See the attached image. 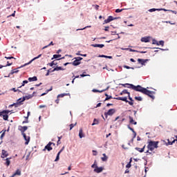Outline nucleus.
<instances>
[{
	"instance_id": "1",
	"label": "nucleus",
	"mask_w": 177,
	"mask_h": 177,
	"mask_svg": "<svg viewBox=\"0 0 177 177\" xmlns=\"http://www.w3.org/2000/svg\"><path fill=\"white\" fill-rule=\"evenodd\" d=\"M124 88H129L130 89H133V91H136V92H140L141 93H143L144 95H147V96H149L151 97V99L154 100V92L147 90V88L142 87L140 85L135 86L131 84H122Z\"/></svg>"
},
{
	"instance_id": "2",
	"label": "nucleus",
	"mask_w": 177,
	"mask_h": 177,
	"mask_svg": "<svg viewBox=\"0 0 177 177\" xmlns=\"http://www.w3.org/2000/svg\"><path fill=\"white\" fill-rule=\"evenodd\" d=\"M147 143H148V145H147L148 151H147V153H149V154H151V152H149V151H153L154 149H158V143H160V142L148 140Z\"/></svg>"
},
{
	"instance_id": "3",
	"label": "nucleus",
	"mask_w": 177,
	"mask_h": 177,
	"mask_svg": "<svg viewBox=\"0 0 177 177\" xmlns=\"http://www.w3.org/2000/svg\"><path fill=\"white\" fill-rule=\"evenodd\" d=\"M10 113V111L9 110H4L3 111H1L0 113V117L2 116L3 119L5 121H8V118H9V115H8Z\"/></svg>"
},
{
	"instance_id": "4",
	"label": "nucleus",
	"mask_w": 177,
	"mask_h": 177,
	"mask_svg": "<svg viewBox=\"0 0 177 177\" xmlns=\"http://www.w3.org/2000/svg\"><path fill=\"white\" fill-rule=\"evenodd\" d=\"M51 151V150H53V148L52 147V142H49L46 146H45L44 149H43V151Z\"/></svg>"
},
{
	"instance_id": "5",
	"label": "nucleus",
	"mask_w": 177,
	"mask_h": 177,
	"mask_svg": "<svg viewBox=\"0 0 177 177\" xmlns=\"http://www.w3.org/2000/svg\"><path fill=\"white\" fill-rule=\"evenodd\" d=\"M41 56H42L41 54L39 55L37 57H35V58H33L32 60H30L28 63H26L22 66H21L19 67V68H22V67H26V66H28V64H31V63H32V62H34V60H37V59H39V57H41Z\"/></svg>"
},
{
	"instance_id": "6",
	"label": "nucleus",
	"mask_w": 177,
	"mask_h": 177,
	"mask_svg": "<svg viewBox=\"0 0 177 177\" xmlns=\"http://www.w3.org/2000/svg\"><path fill=\"white\" fill-rule=\"evenodd\" d=\"M115 113V109H111L107 112L104 113L105 118H107L108 115H113Z\"/></svg>"
},
{
	"instance_id": "7",
	"label": "nucleus",
	"mask_w": 177,
	"mask_h": 177,
	"mask_svg": "<svg viewBox=\"0 0 177 177\" xmlns=\"http://www.w3.org/2000/svg\"><path fill=\"white\" fill-rule=\"evenodd\" d=\"M113 20H117L116 17H113V16L108 17V19L104 20L105 24H107L108 23H110V21H113Z\"/></svg>"
},
{
	"instance_id": "8",
	"label": "nucleus",
	"mask_w": 177,
	"mask_h": 177,
	"mask_svg": "<svg viewBox=\"0 0 177 177\" xmlns=\"http://www.w3.org/2000/svg\"><path fill=\"white\" fill-rule=\"evenodd\" d=\"M22 136L24 137V139L26 140L25 145H28V143H30V136H27L26 135V133H23Z\"/></svg>"
},
{
	"instance_id": "9",
	"label": "nucleus",
	"mask_w": 177,
	"mask_h": 177,
	"mask_svg": "<svg viewBox=\"0 0 177 177\" xmlns=\"http://www.w3.org/2000/svg\"><path fill=\"white\" fill-rule=\"evenodd\" d=\"M93 171L96 174H100V172H103V167H99L96 166Z\"/></svg>"
},
{
	"instance_id": "10",
	"label": "nucleus",
	"mask_w": 177,
	"mask_h": 177,
	"mask_svg": "<svg viewBox=\"0 0 177 177\" xmlns=\"http://www.w3.org/2000/svg\"><path fill=\"white\" fill-rule=\"evenodd\" d=\"M8 156H9V153H8L7 151H5V149H3L1 151V158H6V157H8Z\"/></svg>"
},
{
	"instance_id": "11",
	"label": "nucleus",
	"mask_w": 177,
	"mask_h": 177,
	"mask_svg": "<svg viewBox=\"0 0 177 177\" xmlns=\"http://www.w3.org/2000/svg\"><path fill=\"white\" fill-rule=\"evenodd\" d=\"M115 99H116V100H122V102H125L126 103H128V97H118Z\"/></svg>"
},
{
	"instance_id": "12",
	"label": "nucleus",
	"mask_w": 177,
	"mask_h": 177,
	"mask_svg": "<svg viewBox=\"0 0 177 177\" xmlns=\"http://www.w3.org/2000/svg\"><path fill=\"white\" fill-rule=\"evenodd\" d=\"M140 41L141 42H145V43L150 42V37H142Z\"/></svg>"
},
{
	"instance_id": "13",
	"label": "nucleus",
	"mask_w": 177,
	"mask_h": 177,
	"mask_svg": "<svg viewBox=\"0 0 177 177\" xmlns=\"http://www.w3.org/2000/svg\"><path fill=\"white\" fill-rule=\"evenodd\" d=\"M19 131H21L22 135L23 133H25L24 132H26V131H27V129H28V127L27 126H24V127H19Z\"/></svg>"
},
{
	"instance_id": "14",
	"label": "nucleus",
	"mask_w": 177,
	"mask_h": 177,
	"mask_svg": "<svg viewBox=\"0 0 177 177\" xmlns=\"http://www.w3.org/2000/svg\"><path fill=\"white\" fill-rule=\"evenodd\" d=\"M62 55H54L53 58H51V60H53V59H57V60H60L61 59H64V57H62Z\"/></svg>"
},
{
	"instance_id": "15",
	"label": "nucleus",
	"mask_w": 177,
	"mask_h": 177,
	"mask_svg": "<svg viewBox=\"0 0 177 177\" xmlns=\"http://www.w3.org/2000/svg\"><path fill=\"white\" fill-rule=\"evenodd\" d=\"M138 63H140V64H142V66H145V64H146V62H147V59H142L138 58Z\"/></svg>"
},
{
	"instance_id": "16",
	"label": "nucleus",
	"mask_w": 177,
	"mask_h": 177,
	"mask_svg": "<svg viewBox=\"0 0 177 177\" xmlns=\"http://www.w3.org/2000/svg\"><path fill=\"white\" fill-rule=\"evenodd\" d=\"M127 127L129 128V129L130 131H132V132H133V137L132 138V140H133V139H135V138H136V131H135V130L133 129H132V127H130L129 125H128Z\"/></svg>"
},
{
	"instance_id": "17",
	"label": "nucleus",
	"mask_w": 177,
	"mask_h": 177,
	"mask_svg": "<svg viewBox=\"0 0 177 177\" xmlns=\"http://www.w3.org/2000/svg\"><path fill=\"white\" fill-rule=\"evenodd\" d=\"M129 122L133 125H136L138 124L137 122H135V120H133V118H132V116H129Z\"/></svg>"
},
{
	"instance_id": "18",
	"label": "nucleus",
	"mask_w": 177,
	"mask_h": 177,
	"mask_svg": "<svg viewBox=\"0 0 177 177\" xmlns=\"http://www.w3.org/2000/svg\"><path fill=\"white\" fill-rule=\"evenodd\" d=\"M79 138H80V139H82V138H85V135H84V131L82 129H80L79 131Z\"/></svg>"
},
{
	"instance_id": "19",
	"label": "nucleus",
	"mask_w": 177,
	"mask_h": 177,
	"mask_svg": "<svg viewBox=\"0 0 177 177\" xmlns=\"http://www.w3.org/2000/svg\"><path fill=\"white\" fill-rule=\"evenodd\" d=\"M91 46H93V48H104V44H92Z\"/></svg>"
},
{
	"instance_id": "20",
	"label": "nucleus",
	"mask_w": 177,
	"mask_h": 177,
	"mask_svg": "<svg viewBox=\"0 0 177 177\" xmlns=\"http://www.w3.org/2000/svg\"><path fill=\"white\" fill-rule=\"evenodd\" d=\"M60 70H64L62 66H57L53 70L51 71V73H53L55 71H60Z\"/></svg>"
},
{
	"instance_id": "21",
	"label": "nucleus",
	"mask_w": 177,
	"mask_h": 177,
	"mask_svg": "<svg viewBox=\"0 0 177 177\" xmlns=\"http://www.w3.org/2000/svg\"><path fill=\"white\" fill-rule=\"evenodd\" d=\"M29 82H32L34 81H38V78L36 76H34L33 77H29L28 79Z\"/></svg>"
},
{
	"instance_id": "22",
	"label": "nucleus",
	"mask_w": 177,
	"mask_h": 177,
	"mask_svg": "<svg viewBox=\"0 0 177 177\" xmlns=\"http://www.w3.org/2000/svg\"><path fill=\"white\" fill-rule=\"evenodd\" d=\"M145 147H146V145H145L142 148H139V147H136V150H137V151H139L140 153H143V151H145Z\"/></svg>"
},
{
	"instance_id": "23",
	"label": "nucleus",
	"mask_w": 177,
	"mask_h": 177,
	"mask_svg": "<svg viewBox=\"0 0 177 177\" xmlns=\"http://www.w3.org/2000/svg\"><path fill=\"white\" fill-rule=\"evenodd\" d=\"M71 64H73V66H80V64H81V62H78L77 59H75V61L71 62Z\"/></svg>"
},
{
	"instance_id": "24",
	"label": "nucleus",
	"mask_w": 177,
	"mask_h": 177,
	"mask_svg": "<svg viewBox=\"0 0 177 177\" xmlns=\"http://www.w3.org/2000/svg\"><path fill=\"white\" fill-rule=\"evenodd\" d=\"M13 175H14L15 176H16L17 175L18 176H20V175H21V171L18 169H17V171L13 174Z\"/></svg>"
},
{
	"instance_id": "25",
	"label": "nucleus",
	"mask_w": 177,
	"mask_h": 177,
	"mask_svg": "<svg viewBox=\"0 0 177 177\" xmlns=\"http://www.w3.org/2000/svg\"><path fill=\"white\" fill-rule=\"evenodd\" d=\"M121 49H122V50H129V52H136V53L139 52V50H133L132 48H122Z\"/></svg>"
},
{
	"instance_id": "26",
	"label": "nucleus",
	"mask_w": 177,
	"mask_h": 177,
	"mask_svg": "<svg viewBox=\"0 0 177 177\" xmlns=\"http://www.w3.org/2000/svg\"><path fill=\"white\" fill-rule=\"evenodd\" d=\"M10 158H7L6 159V163L5 165L7 166V167H9V165H10Z\"/></svg>"
},
{
	"instance_id": "27",
	"label": "nucleus",
	"mask_w": 177,
	"mask_h": 177,
	"mask_svg": "<svg viewBox=\"0 0 177 177\" xmlns=\"http://www.w3.org/2000/svg\"><path fill=\"white\" fill-rule=\"evenodd\" d=\"M33 95H26V97H24L22 98V102H24V100H26V99L27 100H28V99H31V97H32Z\"/></svg>"
},
{
	"instance_id": "28",
	"label": "nucleus",
	"mask_w": 177,
	"mask_h": 177,
	"mask_svg": "<svg viewBox=\"0 0 177 177\" xmlns=\"http://www.w3.org/2000/svg\"><path fill=\"white\" fill-rule=\"evenodd\" d=\"M70 93H62L57 95V97H64V96H68Z\"/></svg>"
},
{
	"instance_id": "29",
	"label": "nucleus",
	"mask_w": 177,
	"mask_h": 177,
	"mask_svg": "<svg viewBox=\"0 0 177 177\" xmlns=\"http://www.w3.org/2000/svg\"><path fill=\"white\" fill-rule=\"evenodd\" d=\"M99 57H105L106 59H113L112 56H107L104 55H99Z\"/></svg>"
},
{
	"instance_id": "30",
	"label": "nucleus",
	"mask_w": 177,
	"mask_h": 177,
	"mask_svg": "<svg viewBox=\"0 0 177 177\" xmlns=\"http://www.w3.org/2000/svg\"><path fill=\"white\" fill-rule=\"evenodd\" d=\"M26 84H28V80L23 81L21 86H19L18 88H21V87L24 86L26 85Z\"/></svg>"
},
{
	"instance_id": "31",
	"label": "nucleus",
	"mask_w": 177,
	"mask_h": 177,
	"mask_svg": "<svg viewBox=\"0 0 177 177\" xmlns=\"http://www.w3.org/2000/svg\"><path fill=\"white\" fill-rule=\"evenodd\" d=\"M123 93H127L128 96L131 95V93L128 92V90H123L122 93H120V95H122Z\"/></svg>"
},
{
	"instance_id": "32",
	"label": "nucleus",
	"mask_w": 177,
	"mask_h": 177,
	"mask_svg": "<svg viewBox=\"0 0 177 177\" xmlns=\"http://www.w3.org/2000/svg\"><path fill=\"white\" fill-rule=\"evenodd\" d=\"M105 96H106L105 101L110 100V99H113V97L111 95L109 96V95L105 94Z\"/></svg>"
},
{
	"instance_id": "33",
	"label": "nucleus",
	"mask_w": 177,
	"mask_h": 177,
	"mask_svg": "<svg viewBox=\"0 0 177 177\" xmlns=\"http://www.w3.org/2000/svg\"><path fill=\"white\" fill-rule=\"evenodd\" d=\"M19 73V70H17V68H15L14 70L11 71L10 74H15V73Z\"/></svg>"
},
{
	"instance_id": "34",
	"label": "nucleus",
	"mask_w": 177,
	"mask_h": 177,
	"mask_svg": "<svg viewBox=\"0 0 177 177\" xmlns=\"http://www.w3.org/2000/svg\"><path fill=\"white\" fill-rule=\"evenodd\" d=\"M102 156H104V157L101 158L102 160V161H107V157L106 156V153H103Z\"/></svg>"
},
{
	"instance_id": "35",
	"label": "nucleus",
	"mask_w": 177,
	"mask_h": 177,
	"mask_svg": "<svg viewBox=\"0 0 177 177\" xmlns=\"http://www.w3.org/2000/svg\"><path fill=\"white\" fill-rule=\"evenodd\" d=\"M75 125H77V122H75V124H71L69 125V127H70V131H71V129H73L75 127Z\"/></svg>"
},
{
	"instance_id": "36",
	"label": "nucleus",
	"mask_w": 177,
	"mask_h": 177,
	"mask_svg": "<svg viewBox=\"0 0 177 177\" xmlns=\"http://www.w3.org/2000/svg\"><path fill=\"white\" fill-rule=\"evenodd\" d=\"M134 99L136 100H138V102H142V100H143V99L142 98V97H135Z\"/></svg>"
},
{
	"instance_id": "37",
	"label": "nucleus",
	"mask_w": 177,
	"mask_h": 177,
	"mask_svg": "<svg viewBox=\"0 0 177 177\" xmlns=\"http://www.w3.org/2000/svg\"><path fill=\"white\" fill-rule=\"evenodd\" d=\"M152 44L153 45H158V41L155 39H152Z\"/></svg>"
},
{
	"instance_id": "38",
	"label": "nucleus",
	"mask_w": 177,
	"mask_h": 177,
	"mask_svg": "<svg viewBox=\"0 0 177 177\" xmlns=\"http://www.w3.org/2000/svg\"><path fill=\"white\" fill-rule=\"evenodd\" d=\"M97 124H99V120H97V119H94L92 125H97Z\"/></svg>"
},
{
	"instance_id": "39",
	"label": "nucleus",
	"mask_w": 177,
	"mask_h": 177,
	"mask_svg": "<svg viewBox=\"0 0 177 177\" xmlns=\"http://www.w3.org/2000/svg\"><path fill=\"white\" fill-rule=\"evenodd\" d=\"M92 92H94V93L99 92L100 93H102V92H104V90L99 91L94 88L93 89Z\"/></svg>"
},
{
	"instance_id": "40",
	"label": "nucleus",
	"mask_w": 177,
	"mask_h": 177,
	"mask_svg": "<svg viewBox=\"0 0 177 177\" xmlns=\"http://www.w3.org/2000/svg\"><path fill=\"white\" fill-rule=\"evenodd\" d=\"M122 10H125V9L122 8V9H116L115 10V13H121V12H122Z\"/></svg>"
},
{
	"instance_id": "41",
	"label": "nucleus",
	"mask_w": 177,
	"mask_h": 177,
	"mask_svg": "<svg viewBox=\"0 0 177 177\" xmlns=\"http://www.w3.org/2000/svg\"><path fill=\"white\" fill-rule=\"evenodd\" d=\"M55 64H55V61H53L52 62L48 63V66H50V67H53V66H55Z\"/></svg>"
},
{
	"instance_id": "42",
	"label": "nucleus",
	"mask_w": 177,
	"mask_h": 177,
	"mask_svg": "<svg viewBox=\"0 0 177 177\" xmlns=\"http://www.w3.org/2000/svg\"><path fill=\"white\" fill-rule=\"evenodd\" d=\"M52 45H53V41H51L48 45L45 46L44 47H43V49H46V48H48V47H49Z\"/></svg>"
},
{
	"instance_id": "43",
	"label": "nucleus",
	"mask_w": 177,
	"mask_h": 177,
	"mask_svg": "<svg viewBox=\"0 0 177 177\" xmlns=\"http://www.w3.org/2000/svg\"><path fill=\"white\" fill-rule=\"evenodd\" d=\"M164 44H165L164 41L161 40L158 42V46H160V45H161V46H164Z\"/></svg>"
},
{
	"instance_id": "44",
	"label": "nucleus",
	"mask_w": 177,
	"mask_h": 177,
	"mask_svg": "<svg viewBox=\"0 0 177 177\" xmlns=\"http://www.w3.org/2000/svg\"><path fill=\"white\" fill-rule=\"evenodd\" d=\"M59 158H60V153H58L57 155V157H56V158L55 160V162L56 161H59Z\"/></svg>"
},
{
	"instance_id": "45",
	"label": "nucleus",
	"mask_w": 177,
	"mask_h": 177,
	"mask_svg": "<svg viewBox=\"0 0 177 177\" xmlns=\"http://www.w3.org/2000/svg\"><path fill=\"white\" fill-rule=\"evenodd\" d=\"M50 91H52V88H50V90H46V93H42L41 96H45V95H46L48 92H50Z\"/></svg>"
},
{
	"instance_id": "46",
	"label": "nucleus",
	"mask_w": 177,
	"mask_h": 177,
	"mask_svg": "<svg viewBox=\"0 0 177 177\" xmlns=\"http://www.w3.org/2000/svg\"><path fill=\"white\" fill-rule=\"evenodd\" d=\"M10 91H12L13 92H21L20 90L16 89V88H12Z\"/></svg>"
},
{
	"instance_id": "47",
	"label": "nucleus",
	"mask_w": 177,
	"mask_h": 177,
	"mask_svg": "<svg viewBox=\"0 0 177 177\" xmlns=\"http://www.w3.org/2000/svg\"><path fill=\"white\" fill-rule=\"evenodd\" d=\"M96 167H97V163L95 160L94 164L91 165V168H96Z\"/></svg>"
},
{
	"instance_id": "48",
	"label": "nucleus",
	"mask_w": 177,
	"mask_h": 177,
	"mask_svg": "<svg viewBox=\"0 0 177 177\" xmlns=\"http://www.w3.org/2000/svg\"><path fill=\"white\" fill-rule=\"evenodd\" d=\"M13 64V62H7V66H4L5 67H8L9 66H12Z\"/></svg>"
},
{
	"instance_id": "49",
	"label": "nucleus",
	"mask_w": 177,
	"mask_h": 177,
	"mask_svg": "<svg viewBox=\"0 0 177 177\" xmlns=\"http://www.w3.org/2000/svg\"><path fill=\"white\" fill-rule=\"evenodd\" d=\"M156 10H161L160 9L151 8L149 10V12H156Z\"/></svg>"
},
{
	"instance_id": "50",
	"label": "nucleus",
	"mask_w": 177,
	"mask_h": 177,
	"mask_svg": "<svg viewBox=\"0 0 177 177\" xmlns=\"http://www.w3.org/2000/svg\"><path fill=\"white\" fill-rule=\"evenodd\" d=\"M5 59H8V60H10V59H16V58H15L14 57H5Z\"/></svg>"
},
{
	"instance_id": "51",
	"label": "nucleus",
	"mask_w": 177,
	"mask_h": 177,
	"mask_svg": "<svg viewBox=\"0 0 177 177\" xmlns=\"http://www.w3.org/2000/svg\"><path fill=\"white\" fill-rule=\"evenodd\" d=\"M124 68H127V70H129L130 68H132V70H133V68H131V67L128 66H127V65H124Z\"/></svg>"
},
{
	"instance_id": "52",
	"label": "nucleus",
	"mask_w": 177,
	"mask_h": 177,
	"mask_svg": "<svg viewBox=\"0 0 177 177\" xmlns=\"http://www.w3.org/2000/svg\"><path fill=\"white\" fill-rule=\"evenodd\" d=\"M86 28H91V26H86L83 28H81V29H77V31H79V30H85Z\"/></svg>"
},
{
	"instance_id": "53",
	"label": "nucleus",
	"mask_w": 177,
	"mask_h": 177,
	"mask_svg": "<svg viewBox=\"0 0 177 177\" xmlns=\"http://www.w3.org/2000/svg\"><path fill=\"white\" fill-rule=\"evenodd\" d=\"M74 59H77L78 62H80V60H82V57H75Z\"/></svg>"
},
{
	"instance_id": "54",
	"label": "nucleus",
	"mask_w": 177,
	"mask_h": 177,
	"mask_svg": "<svg viewBox=\"0 0 177 177\" xmlns=\"http://www.w3.org/2000/svg\"><path fill=\"white\" fill-rule=\"evenodd\" d=\"M11 16H12V17H15V16H16V11H14V13H12V15L8 16V17H11Z\"/></svg>"
},
{
	"instance_id": "55",
	"label": "nucleus",
	"mask_w": 177,
	"mask_h": 177,
	"mask_svg": "<svg viewBox=\"0 0 177 177\" xmlns=\"http://www.w3.org/2000/svg\"><path fill=\"white\" fill-rule=\"evenodd\" d=\"M93 156H97V151L93 150Z\"/></svg>"
},
{
	"instance_id": "56",
	"label": "nucleus",
	"mask_w": 177,
	"mask_h": 177,
	"mask_svg": "<svg viewBox=\"0 0 177 177\" xmlns=\"http://www.w3.org/2000/svg\"><path fill=\"white\" fill-rule=\"evenodd\" d=\"M127 103H129L130 106H133V101H128Z\"/></svg>"
},
{
	"instance_id": "57",
	"label": "nucleus",
	"mask_w": 177,
	"mask_h": 177,
	"mask_svg": "<svg viewBox=\"0 0 177 177\" xmlns=\"http://www.w3.org/2000/svg\"><path fill=\"white\" fill-rule=\"evenodd\" d=\"M163 23H167V24L169 23V24H171V25L175 24V23H171V21H163Z\"/></svg>"
},
{
	"instance_id": "58",
	"label": "nucleus",
	"mask_w": 177,
	"mask_h": 177,
	"mask_svg": "<svg viewBox=\"0 0 177 177\" xmlns=\"http://www.w3.org/2000/svg\"><path fill=\"white\" fill-rule=\"evenodd\" d=\"M131 162H129L127 165L126 167L127 168H131Z\"/></svg>"
},
{
	"instance_id": "59",
	"label": "nucleus",
	"mask_w": 177,
	"mask_h": 177,
	"mask_svg": "<svg viewBox=\"0 0 177 177\" xmlns=\"http://www.w3.org/2000/svg\"><path fill=\"white\" fill-rule=\"evenodd\" d=\"M169 12H171V13H174V15H176V13H177L176 11H175V10H169Z\"/></svg>"
},
{
	"instance_id": "60",
	"label": "nucleus",
	"mask_w": 177,
	"mask_h": 177,
	"mask_svg": "<svg viewBox=\"0 0 177 177\" xmlns=\"http://www.w3.org/2000/svg\"><path fill=\"white\" fill-rule=\"evenodd\" d=\"M129 97V100H130L131 102H133V100L132 99V97H131V95H128Z\"/></svg>"
},
{
	"instance_id": "61",
	"label": "nucleus",
	"mask_w": 177,
	"mask_h": 177,
	"mask_svg": "<svg viewBox=\"0 0 177 177\" xmlns=\"http://www.w3.org/2000/svg\"><path fill=\"white\" fill-rule=\"evenodd\" d=\"M5 132H6V130H5V131L2 133L1 136V138H3V136H5Z\"/></svg>"
},
{
	"instance_id": "62",
	"label": "nucleus",
	"mask_w": 177,
	"mask_h": 177,
	"mask_svg": "<svg viewBox=\"0 0 177 177\" xmlns=\"http://www.w3.org/2000/svg\"><path fill=\"white\" fill-rule=\"evenodd\" d=\"M62 143V142L60 141V140H58L57 142V145L59 146V145H60Z\"/></svg>"
},
{
	"instance_id": "63",
	"label": "nucleus",
	"mask_w": 177,
	"mask_h": 177,
	"mask_svg": "<svg viewBox=\"0 0 177 177\" xmlns=\"http://www.w3.org/2000/svg\"><path fill=\"white\" fill-rule=\"evenodd\" d=\"M109 26H106L105 28H104V30L105 31H109Z\"/></svg>"
},
{
	"instance_id": "64",
	"label": "nucleus",
	"mask_w": 177,
	"mask_h": 177,
	"mask_svg": "<svg viewBox=\"0 0 177 177\" xmlns=\"http://www.w3.org/2000/svg\"><path fill=\"white\" fill-rule=\"evenodd\" d=\"M102 106V103H98L95 107H100Z\"/></svg>"
}]
</instances>
